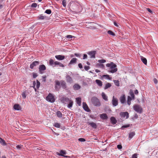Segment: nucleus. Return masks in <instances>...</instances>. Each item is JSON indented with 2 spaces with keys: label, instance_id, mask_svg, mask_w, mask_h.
I'll list each match as a JSON object with an SVG mask.
<instances>
[{
  "label": "nucleus",
  "instance_id": "57",
  "mask_svg": "<svg viewBox=\"0 0 158 158\" xmlns=\"http://www.w3.org/2000/svg\"><path fill=\"white\" fill-rule=\"evenodd\" d=\"M117 147L118 149H121L122 148V147L121 145L119 144L117 145Z\"/></svg>",
  "mask_w": 158,
  "mask_h": 158
},
{
  "label": "nucleus",
  "instance_id": "47",
  "mask_svg": "<svg viewBox=\"0 0 158 158\" xmlns=\"http://www.w3.org/2000/svg\"><path fill=\"white\" fill-rule=\"evenodd\" d=\"M78 141L81 142H85V139L84 138H81L78 139Z\"/></svg>",
  "mask_w": 158,
  "mask_h": 158
},
{
  "label": "nucleus",
  "instance_id": "30",
  "mask_svg": "<svg viewBox=\"0 0 158 158\" xmlns=\"http://www.w3.org/2000/svg\"><path fill=\"white\" fill-rule=\"evenodd\" d=\"M76 101L77 103L78 104L79 106H80L81 105V98H76Z\"/></svg>",
  "mask_w": 158,
  "mask_h": 158
},
{
  "label": "nucleus",
  "instance_id": "48",
  "mask_svg": "<svg viewBox=\"0 0 158 158\" xmlns=\"http://www.w3.org/2000/svg\"><path fill=\"white\" fill-rule=\"evenodd\" d=\"M22 146L23 145H18L16 146V148L17 149H19L22 148Z\"/></svg>",
  "mask_w": 158,
  "mask_h": 158
},
{
  "label": "nucleus",
  "instance_id": "56",
  "mask_svg": "<svg viewBox=\"0 0 158 158\" xmlns=\"http://www.w3.org/2000/svg\"><path fill=\"white\" fill-rule=\"evenodd\" d=\"M90 67L89 66H85L84 67V69L85 70L87 71L88 70H89V69Z\"/></svg>",
  "mask_w": 158,
  "mask_h": 158
},
{
  "label": "nucleus",
  "instance_id": "50",
  "mask_svg": "<svg viewBox=\"0 0 158 158\" xmlns=\"http://www.w3.org/2000/svg\"><path fill=\"white\" fill-rule=\"evenodd\" d=\"M131 97L132 99H134L135 98V95L133 92H131L130 94Z\"/></svg>",
  "mask_w": 158,
  "mask_h": 158
},
{
  "label": "nucleus",
  "instance_id": "5",
  "mask_svg": "<svg viewBox=\"0 0 158 158\" xmlns=\"http://www.w3.org/2000/svg\"><path fill=\"white\" fill-rule=\"evenodd\" d=\"M134 110L137 112L141 113L142 111V109L139 105H135L133 107Z\"/></svg>",
  "mask_w": 158,
  "mask_h": 158
},
{
  "label": "nucleus",
  "instance_id": "28",
  "mask_svg": "<svg viewBox=\"0 0 158 158\" xmlns=\"http://www.w3.org/2000/svg\"><path fill=\"white\" fill-rule=\"evenodd\" d=\"M14 109L17 110H19L20 109V107L19 105L18 104H15L13 107Z\"/></svg>",
  "mask_w": 158,
  "mask_h": 158
},
{
  "label": "nucleus",
  "instance_id": "6",
  "mask_svg": "<svg viewBox=\"0 0 158 158\" xmlns=\"http://www.w3.org/2000/svg\"><path fill=\"white\" fill-rule=\"evenodd\" d=\"M39 71L40 73L42 74L44 73V71L46 69L45 66L44 65H40L39 67Z\"/></svg>",
  "mask_w": 158,
  "mask_h": 158
},
{
  "label": "nucleus",
  "instance_id": "38",
  "mask_svg": "<svg viewBox=\"0 0 158 158\" xmlns=\"http://www.w3.org/2000/svg\"><path fill=\"white\" fill-rule=\"evenodd\" d=\"M107 33L108 34H109L111 35H113V36H115V34L114 32H113L112 31H111L110 30L108 31H107Z\"/></svg>",
  "mask_w": 158,
  "mask_h": 158
},
{
  "label": "nucleus",
  "instance_id": "29",
  "mask_svg": "<svg viewBox=\"0 0 158 158\" xmlns=\"http://www.w3.org/2000/svg\"><path fill=\"white\" fill-rule=\"evenodd\" d=\"M68 102L69 103L68 105V107L69 108H71L72 107L73 102L72 100H70Z\"/></svg>",
  "mask_w": 158,
  "mask_h": 158
},
{
  "label": "nucleus",
  "instance_id": "37",
  "mask_svg": "<svg viewBox=\"0 0 158 158\" xmlns=\"http://www.w3.org/2000/svg\"><path fill=\"white\" fill-rule=\"evenodd\" d=\"M103 77L109 80H111V78L110 77L109 75H103Z\"/></svg>",
  "mask_w": 158,
  "mask_h": 158
},
{
  "label": "nucleus",
  "instance_id": "3",
  "mask_svg": "<svg viewBox=\"0 0 158 158\" xmlns=\"http://www.w3.org/2000/svg\"><path fill=\"white\" fill-rule=\"evenodd\" d=\"M92 103L96 106H99L101 105V103L98 99L96 97H93L91 99Z\"/></svg>",
  "mask_w": 158,
  "mask_h": 158
},
{
  "label": "nucleus",
  "instance_id": "15",
  "mask_svg": "<svg viewBox=\"0 0 158 158\" xmlns=\"http://www.w3.org/2000/svg\"><path fill=\"white\" fill-rule=\"evenodd\" d=\"M81 86L77 83L75 84L73 86V88L75 90H78L81 88Z\"/></svg>",
  "mask_w": 158,
  "mask_h": 158
},
{
  "label": "nucleus",
  "instance_id": "23",
  "mask_svg": "<svg viewBox=\"0 0 158 158\" xmlns=\"http://www.w3.org/2000/svg\"><path fill=\"white\" fill-rule=\"evenodd\" d=\"M95 82L99 86H102V82L101 80L97 79L95 80Z\"/></svg>",
  "mask_w": 158,
  "mask_h": 158
},
{
  "label": "nucleus",
  "instance_id": "24",
  "mask_svg": "<svg viewBox=\"0 0 158 158\" xmlns=\"http://www.w3.org/2000/svg\"><path fill=\"white\" fill-rule=\"evenodd\" d=\"M102 98L106 101L108 100V97L103 92L102 94Z\"/></svg>",
  "mask_w": 158,
  "mask_h": 158
},
{
  "label": "nucleus",
  "instance_id": "27",
  "mask_svg": "<svg viewBox=\"0 0 158 158\" xmlns=\"http://www.w3.org/2000/svg\"><path fill=\"white\" fill-rule=\"evenodd\" d=\"M89 125H90L92 127L95 129L97 127V126L96 124L93 122L89 123Z\"/></svg>",
  "mask_w": 158,
  "mask_h": 158
},
{
  "label": "nucleus",
  "instance_id": "55",
  "mask_svg": "<svg viewBox=\"0 0 158 158\" xmlns=\"http://www.w3.org/2000/svg\"><path fill=\"white\" fill-rule=\"evenodd\" d=\"M38 76L37 73H33V77L34 78H35Z\"/></svg>",
  "mask_w": 158,
  "mask_h": 158
},
{
  "label": "nucleus",
  "instance_id": "54",
  "mask_svg": "<svg viewBox=\"0 0 158 158\" xmlns=\"http://www.w3.org/2000/svg\"><path fill=\"white\" fill-rule=\"evenodd\" d=\"M46 76L45 75L44 76H43L42 77L43 81L44 82H45L46 81Z\"/></svg>",
  "mask_w": 158,
  "mask_h": 158
},
{
  "label": "nucleus",
  "instance_id": "1",
  "mask_svg": "<svg viewBox=\"0 0 158 158\" xmlns=\"http://www.w3.org/2000/svg\"><path fill=\"white\" fill-rule=\"evenodd\" d=\"M70 10L74 14H78L81 12L82 10V7L78 3H73L70 6Z\"/></svg>",
  "mask_w": 158,
  "mask_h": 158
},
{
  "label": "nucleus",
  "instance_id": "12",
  "mask_svg": "<svg viewBox=\"0 0 158 158\" xmlns=\"http://www.w3.org/2000/svg\"><path fill=\"white\" fill-rule=\"evenodd\" d=\"M39 61H35L33 62L30 65V68L31 69H33L34 67L39 65Z\"/></svg>",
  "mask_w": 158,
  "mask_h": 158
},
{
  "label": "nucleus",
  "instance_id": "21",
  "mask_svg": "<svg viewBox=\"0 0 158 158\" xmlns=\"http://www.w3.org/2000/svg\"><path fill=\"white\" fill-rule=\"evenodd\" d=\"M100 117L103 119H106L108 117L106 114H103L100 115Z\"/></svg>",
  "mask_w": 158,
  "mask_h": 158
},
{
  "label": "nucleus",
  "instance_id": "25",
  "mask_svg": "<svg viewBox=\"0 0 158 158\" xmlns=\"http://www.w3.org/2000/svg\"><path fill=\"white\" fill-rule=\"evenodd\" d=\"M0 143L3 146L6 145V143L5 142V141L1 138H0Z\"/></svg>",
  "mask_w": 158,
  "mask_h": 158
},
{
  "label": "nucleus",
  "instance_id": "36",
  "mask_svg": "<svg viewBox=\"0 0 158 158\" xmlns=\"http://www.w3.org/2000/svg\"><path fill=\"white\" fill-rule=\"evenodd\" d=\"M114 83L115 84V85L118 86H119V81L118 80H114Z\"/></svg>",
  "mask_w": 158,
  "mask_h": 158
},
{
  "label": "nucleus",
  "instance_id": "63",
  "mask_svg": "<svg viewBox=\"0 0 158 158\" xmlns=\"http://www.w3.org/2000/svg\"><path fill=\"white\" fill-rule=\"evenodd\" d=\"M78 67L80 68V69H81L82 68V66L81 64L79 63L78 64Z\"/></svg>",
  "mask_w": 158,
  "mask_h": 158
},
{
  "label": "nucleus",
  "instance_id": "51",
  "mask_svg": "<svg viewBox=\"0 0 158 158\" xmlns=\"http://www.w3.org/2000/svg\"><path fill=\"white\" fill-rule=\"evenodd\" d=\"M37 6V4L36 3H34L32 4L31 6L32 7H36Z\"/></svg>",
  "mask_w": 158,
  "mask_h": 158
},
{
  "label": "nucleus",
  "instance_id": "8",
  "mask_svg": "<svg viewBox=\"0 0 158 158\" xmlns=\"http://www.w3.org/2000/svg\"><path fill=\"white\" fill-rule=\"evenodd\" d=\"M119 114L121 117L126 118V119L129 118V113L127 112H120Z\"/></svg>",
  "mask_w": 158,
  "mask_h": 158
},
{
  "label": "nucleus",
  "instance_id": "18",
  "mask_svg": "<svg viewBox=\"0 0 158 158\" xmlns=\"http://www.w3.org/2000/svg\"><path fill=\"white\" fill-rule=\"evenodd\" d=\"M70 100L69 98L66 97H63L61 98V101L63 103H65L66 102H68Z\"/></svg>",
  "mask_w": 158,
  "mask_h": 158
},
{
  "label": "nucleus",
  "instance_id": "49",
  "mask_svg": "<svg viewBox=\"0 0 158 158\" xmlns=\"http://www.w3.org/2000/svg\"><path fill=\"white\" fill-rule=\"evenodd\" d=\"M137 155L136 153H135L132 156L131 158H137Z\"/></svg>",
  "mask_w": 158,
  "mask_h": 158
},
{
  "label": "nucleus",
  "instance_id": "61",
  "mask_svg": "<svg viewBox=\"0 0 158 158\" xmlns=\"http://www.w3.org/2000/svg\"><path fill=\"white\" fill-rule=\"evenodd\" d=\"M36 84V83L35 81H34L33 82V86H32V87H33V88H35V85Z\"/></svg>",
  "mask_w": 158,
  "mask_h": 158
},
{
  "label": "nucleus",
  "instance_id": "11",
  "mask_svg": "<svg viewBox=\"0 0 158 158\" xmlns=\"http://www.w3.org/2000/svg\"><path fill=\"white\" fill-rule=\"evenodd\" d=\"M55 89L56 90H58L60 89L58 86H60L61 85V81H59L58 80H56L55 81Z\"/></svg>",
  "mask_w": 158,
  "mask_h": 158
},
{
  "label": "nucleus",
  "instance_id": "34",
  "mask_svg": "<svg viewBox=\"0 0 158 158\" xmlns=\"http://www.w3.org/2000/svg\"><path fill=\"white\" fill-rule=\"evenodd\" d=\"M135 133L134 132H132L130 133L129 134V137L130 138H132L133 136L135 135Z\"/></svg>",
  "mask_w": 158,
  "mask_h": 158
},
{
  "label": "nucleus",
  "instance_id": "7",
  "mask_svg": "<svg viewBox=\"0 0 158 158\" xmlns=\"http://www.w3.org/2000/svg\"><path fill=\"white\" fill-rule=\"evenodd\" d=\"M56 154L58 155L61 156L66 158L68 157V156L65 155L66 153V151L64 150H61L59 152H57Z\"/></svg>",
  "mask_w": 158,
  "mask_h": 158
},
{
  "label": "nucleus",
  "instance_id": "39",
  "mask_svg": "<svg viewBox=\"0 0 158 158\" xmlns=\"http://www.w3.org/2000/svg\"><path fill=\"white\" fill-rule=\"evenodd\" d=\"M96 66L99 67L100 68H103L104 67V65L102 64L98 63L96 64Z\"/></svg>",
  "mask_w": 158,
  "mask_h": 158
},
{
  "label": "nucleus",
  "instance_id": "64",
  "mask_svg": "<svg viewBox=\"0 0 158 158\" xmlns=\"http://www.w3.org/2000/svg\"><path fill=\"white\" fill-rule=\"evenodd\" d=\"M153 81L155 84H156L157 83V80L156 78H154Z\"/></svg>",
  "mask_w": 158,
  "mask_h": 158
},
{
  "label": "nucleus",
  "instance_id": "20",
  "mask_svg": "<svg viewBox=\"0 0 158 158\" xmlns=\"http://www.w3.org/2000/svg\"><path fill=\"white\" fill-rule=\"evenodd\" d=\"M110 122L113 124H115L117 123V120L114 117H112L110 118Z\"/></svg>",
  "mask_w": 158,
  "mask_h": 158
},
{
  "label": "nucleus",
  "instance_id": "43",
  "mask_svg": "<svg viewBox=\"0 0 158 158\" xmlns=\"http://www.w3.org/2000/svg\"><path fill=\"white\" fill-rule=\"evenodd\" d=\"M51 10L50 9H47L45 11V13L48 14H51Z\"/></svg>",
  "mask_w": 158,
  "mask_h": 158
},
{
  "label": "nucleus",
  "instance_id": "58",
  "mask_svg": "<svg viewBox=\"0 0 158 158\" xmlns=\"http://www.w3.org/2000/svg\"><path fill=\"white\" fill-rule=\"evenodd\" d=\"M74 55L77 57H80L81 55L79 54H77V53H76L74 54Z\"/></svg>",
  "mask_w": 158,
  "mask_h": 158
},
{
  "label": "nucleus",
  "instance_id": "53",
  "mask_svg": "<svg viewBox=\"0 0 158 158\" xmlns=\"http://www.w3.org/2000/svg\"><path fill=\"white\" fill-rule=\"evenodd\" d=\"M22 96L23 98H26V95L25 94V92H23L22 94Z\"/></svg>",
  "mask_w": 158,
  "mask_h": 158
},
{
  "label": "nucleus",
  "instance_id": "26",
  "mask_svg": "<svg viewBox=\"0 0 158 158\" xmlns=\"http://www.w3.org/2000/svg\"><path fill=\"white\" fill-rule=\"evenodd\" d=\"M141 59L142 62L145 64H147V60L143 56H141Z\"/></svg>",
  "mask_w": 158,
  "mask_h": 158
},
{
  "label": "nucleus",
  "instance_id": "2",
  "mask_svg": "<svg viewBox=\"0 0 158 158\" xmlns=\"http://www.w3.org/2000/svg\"><path fill=\"white\" fill-rule=\"evenodd\" d=\"M106 67H110L111 69L109 72L112 73H114L117 71L118 69L116 68V65L113 62H111L110 63H107L106 65Z\"/></svg>",
  "mask_w": 158,
  "mask_h": 158
},
{
  "label": "nucleus",
  "instance_id": "17",
  "mask_svg": "<svg viewBox=\"0 0 158 158\" xmlns=\"http://www.w3.org/2000/svg\"><path fill=\"white\" fill-rule=\"evenodd\" d=\"M66 81L67 82L71 83L73 82V80L72 78L69 75H67L66 77Z\"/></svg>",
  "mask_w": 158,
  "mask_h": 158
},
{
  "label": "nucleus",
  "instance_id": "40",
  "mask_svg": "<svg viewBox=\"0 0 158 158\" xmlns=\"http://www.w3.org/2000/svg\"><path fill=\"white\" fill-rule=\"evenodd\" d=\"M54 60L52 59H50L49 61V64L51 65H53L54 64Z\"/></svg>",
  "mask_w": 158,
  "mask_h": 158
},
{
  "label": "nucleus",
  "instance_id": "42",
  "mask_svg": "<svg viewBox=\"0 0 158 158\" xmlns=\"http://www.w3.org/2000/svg\"><path fill=\"white\" fill-rule=\"evenodd\" d=\"M54 126L55 127H57V128H60V124H59L58 123H54Z\"/></svg>",
  "mask_w": 158,
  "mask_h": 158
},
{
  "label": "nucleus",
  "instance_id": "9",
  "mask_svg": "<svg viewBox=\"0 0 158 158\" xmlns=\"http://www.w3.org/2000/svg\"><path fill=\"white\" fill-rule=\"evenodd\" d=\"M96 53V51H91L87 52V54L90 56V58H95V54Z\"/></svg>",
  "mask_w": 158,
  "mask_h": 158
},
{
  "label": "nucleus",
  "instance_id": "62",
  "mask_svg": "<svg viewBox=\"0 0 158 158\" xmlns=\"http://www.w3.org/2000/svg\"><path fill=\"white\" fill-rule=\"evenodd\" d=\"M59 66L62 67H64V66L63 64H62L60 62L59 64Z\"/></svg>",
  "mask_w": 158,
  "mask_h": 158
},
{
  "label": "nucleus",
  "instance_id": "4",
  "mask_svg": "<svg viewBox=\"0 0 158 158\" xmlns=\"http://www.w3.org/2000/svg\"><path fill=\"white\" fill-rule=\"evenodd\" d=\"M48 101L51 102H54L55 101L54 96L52 94L49 93L46 98Z\"/></svg>",
  "mask_w": 158,
  "mask_h": 158
},
{
  "label": "nucleus",
  "instance_id": "44",
  "mask_svg": "<svg viewBox=\"0 0 158 158\" xmlns=\"http://www.w3.org/2000/svg\"><path fill=\"white\" fill-rule=\"evenodd\" d=\"M62 4L64 7H65L66 5V0H63L62 2Z\"/></svg>",
  "mask_w": 158,
  "mask_h": 158
},
{
  "label": "nucleus",
  "instance_id": "22",
  "mask_svg": "<svg viewBox=\"0 0 158 158\" xmlns=\"http://www.w3.org/2000/svg\"><path fill=\"white\" fill-rule=\"evenodd\" d=\"M77 61V59L76 58H72L70 60L69 64H73L76 63Z\"/></svg>",
  "mask_w": 158,
  "mask_h": 158
},
{
  "label": "nucleus",
  "instance_id": "14",
  "mask_svg": "<svg viewBox=\"0 0 158 158\" xmlns=\"http://www.w3.org/2000/svg\"><path fill=\"white\" fill-rule=\"evenodd\" d=\"M120 100L121 102L122 103H124L126 102V97L124 94L122 95L120 98Z\"/></svg>",
  "mask_w": 158,
  "mask_h": 158
},
{
  "label": "nucleus",
  "instance_id": "10",
  "mask_svg": "<svg viewBox=\"0 0 158 158\" xmlns=\"http://www.w3.org/2000/svg\"><path fill=\"white\" fill-rule=\"evenodd\" d=\"M112 104L114 106H116L118 105V99L117 98H115L114 96L113 97L112 100Z\"/></svg>",
  "mask_w": 158,
  "mask_h": 158
},
{
  "label": "nucleus",
  "instance_id": "31",
  "mask_svg": "<svg viewBox=\"0 0 158 158\" xmlns=\"http://www.w3.org/2000/svg\"><path fill=\"white\" fill-rule=\"evenodd\" d=\"M132 100L130 96H128L127 97V104L130 105L131 104V101Z\"/></svg>",
  "mask_w": 158,
  "mask_h": 158
},
{
  "label": "nucleus",
  "instance_id": "19",
  "mask_svg": "<svg viewBox=\"0 0 158 158\" xmlns=\"http://www.w3.org/2000/svg\"><path fill=\"white\" fill-rule=\"evenodd\" d=\"M61 85L63 89H65L67 87L65 82L63 80L61 81Z\"/></svg>",
  "mask_w": 158,
  "mask_h": 158
},
{
  "label": "nucleus",
  "instance_id": "45",
  "mask_svg": "<svg viewBox=\"0 0 158 158\" xmlns=\"http://www.w3.org/2000/svg\"><path fill=\"white\" fill-rule=\"evenodd\" d=\"M98 62L100 63H104L106 62V60L104 59L99 60Z\"/></svg>",
  "mask_w": 158,
  "mask_h": 158
},
{
  "label": "nucleus",
  "instance_id": "46",
  "mask_svg": "<svg viewBox=\"0 0 158 158\" xmlns=\"http://www.w3.org/2000/svg\"><path fill=\"white\" fill-rule=\"evenodd\" d=\"M130 127V124H127V125H123V126L121 127V129H123V128L128 127Z\"/></svg>",
  "mask_w": 158,
  "mask_h": 158
},
{
  "label": "nucleus",
  "instance_id": "41",
  "mask_svg": "<svg viewBox=\"0 0 158 158\" xmlns=\"http://www.w3.org/2000/svg\"><path fill=\"white\" fill-rule=\"evenodd\" d=\"M36 82H37L36 85V88L37 89H38L39 88L40 85V83L37 80L36 81Z\"/></svg>",
  "mask_w": 158,
  "mask_h": 158
},
{
  "label": "nucleus",
  "instance_id": "13",
  "mask_svg": "<svg viewBox=\"0 0 158 158\" xmlns=\"http://www.w3.org/2000/svg\"><path fill=\"white\" fill-rule=\"evenodd\" d=\"M83 107L84 109L87 112H89L90 111V110L87 104L85 102H83Z\"/></svg>",
  "mask_w": 158,
  "mask_h": 158
},
{
  "label": "nucleus",
  "instance_id": "16",
  "mask_svg": "<svg viewBox=\"0 0 158 158\" xmlns=\"http://www.w3.org/2000/svg\"><path fill=\"white\" fill-rule=\"evenodd\" d=\"M55 57L57 60H62L65 58L64 56L62 55H56Z\"/></svg>",
  "mask_w": 158,
  "mask_h": 158
},
{
  "label": "nucleus",
  "instance_id": "59",
  "mask_svg": "<svg viewBox=\"0 0 158 158\" xmlns=\"http://www.w3.org/2000/svg\"><path fill=\"white\" fill-rule=\"evenodd\" d=\"M87 57V56L86 54H85L83 55V59H86Z\"/></svg>",
  "mask_w": 158,
  "mask_h": 158
},
{
  "label": "nucleus",
  "instance_id": "35",
  "mask_svg": "<svg viewBox=\"0 0 158 158\" xmlns=\"http://www.w3.org/2000/svg\"><path fill=\"white\" fill-rule=\"evenodd\" d=\"M111 86V85L110 83H106L105 85V86L104 88L105 89H106L110 87Z\"/></svg>",
  "mask_w": 158,
  "mask_h": 158
},
{
  "label": "nucleus",
  "instance_id": "32",
  "mask_svg": "<svg viewBox=\"0 0 158 158\" xmlns=\"http://www.w3.org/2000/svg\"><path fill=\"white\" fill-rule=\"evenodd\" d=\"M56 115L58 117L60 118L62 117V113L59 111L56 112Z\"/></svg>",
  "mask_w": 158,
  "mask_h": 158
},
{
  "label": "nucleus",
  "instance_id": "33",
  "mask_svg": "<svg viewBox=\"0 0 158 158\" xmlns=\"http://www.w3.org/2000/svg\"><path fill=\"white\" fill-rule=\"evenodd\" d=\"M46 18V16H43L42 15H40L38 17L39 19L41 20L44 19H45Z\"/></svg>",
  "mask_w": 158,
  "mask_h": 158
},
{
  "label": "nucleus",
  "instance_id": "52",
  "mask_svg": "<svg viewBox=\"0 0 158 158\" xmlns=\"http://www.w3.org/2000/svg\"><path fill=\"white\" fill-rule=\"evenodd\" d=\"M66 37L68 39H70V38H72L73 37H74V36H73L72 35H67L66 36Z\"/></svg>",
  "mask_w": 158,
  "mask_h": 158
},
{
  "label": "nucleus",
  "instance_id": "60",
  "mask_svg": "<svg viewBox=\"0 0 158 158\" xmlns=\"http://www.w3.org/2000/svg\"><path fill=\"white\" fill-rule=\"evenodd\" d=\"M59 63H60V62H59L57 61H56L54 62V64L55 65H59Z\"/></svg>",
  "mask_w": 158,
  "mask_h": 158
}]
</instances>
